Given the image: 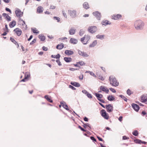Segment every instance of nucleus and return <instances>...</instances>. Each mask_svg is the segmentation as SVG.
Returning <instances> with one entry per match:
<instances>
[{
	"mask_svg": "<svg viewBox=\"0 0 147 147\" xmlns=\"http://www.w3.org/2000/svg\"><path fill=\"white\" fill-rule=\"evenodd\" d=\"M109 80L110 82V84L112 86H118L119 83L117 82L115 78L113 76H111L109 77Z\"/></svg>",
	"mask_w": 147,
	"mask_h": 147,
	"instance_id": "nucleus-1",
	"label": "nucleus"
},
{
	"mask_svg": "<svg viewBox=\"0 0 147 147\" xmlns=\"http://www.w3.org/2000/svg\"><path fill=\"white\" fill-rule=\"evenodd\" d=\"M134 26L137 30L142 29L144 26V24L140 20H138L134 22Z\"/></svg>",
	"mask_w": 147,
	"mask_h": 147,
	"instance_id": "nucleus-2",
	"label": "nucleus"
},
{
	"mask_svg": "<svg viewBox=\"0 0 147 147\" xmlns=\"http://www.w3.org/2000/svg\"><path fill=\"white\" fill-rule=\"evenodd\" d=\"M102 24L103 25L106 26L107 24H111V23L109 21L106 20L102 21Z\"/></svg>",
	"mask_w": 147,
	"mask_h": 147,
	"instance_id": "nucleus-29",
	"label": "nucleus"
},
{
	"mask_svg": "<svg viewBox=\"0 0 147 147\" xmlns=\"http://www.w3.org/2000/svg\"><path fill=\"white\" fill-rule=\"evenodd\" d=\"M32 30L33 33L35 34H38L39 31L36 28H32Z\"/></svg>",
	"mask_w": 147,
	"mask_h": 147,
	"instance_id": "nucleus-34",
	"label": "nucleus"
},
{
	"mask_svg": "<svg viewBox=\"0 0 147 147\" xmlns=\"http://www.w3.org/2000/svg\"><path fill=\"white\" fill-rule=\"evenodd\" d=\"M97 30V27L95 26L89 27L88 28V31L92 33H94Z\"/></svg>",
	"mask_w": 147,
	"mask_h": 147,
	"instance_id": "nucleus-6",
	"label": "nucleus"
},
{
	"mask_svg": "<svg viewBox=\"0 0 147 147\" xmlns=\"http://www.w3.org/2000/svg\"><path fill=\"white\" fill-rule=\"evenodd\" d=\"M64 60L67 62H69L71 61L72 59L70 57H64Z\"/></svg>",
	"mask_w": 147,
	"mask_h": 147,
	"instance_id": "nucleus-33",
	"label": "nucleus"
},
{
	"mask_svg": "<svg viewBox=\"0 0 147 147\" xmlns=\"http://www.w3.org/2000/svg\"><path fill=\"white\" fill-rule=\"evenodd\" d=\"M78 64L79 65H80V66H83L85 64V63L84 62L82 61H81L78 62Z\"/></svg>",
	"mask_w": 147,
	"mask_h": 147,
	"instance_id": "nucleus-38",
	"label": "nucleus"
},
{
	"mask_svg": "<svg viewBox=\"0 0 147 147\" xmlns=\"http://www.w3.org/2000/svg\"><path fill=\"white\" fill-rule=\"evenodd\" d=\"M100 89L101 91L105 92L107 93H108L109 91V89L106 87L104 86H100Z\"/></svg>",
	"mask_w": 147,
	"mask_h": 147,
	"instance_id": "nucleus-14",
	"label": "nucleus"
},
{
	"mask_svg": "<svg viewBox=\"0 0 147 147\" xmlns=\"http://www.w3.org/2000/svg\"><path fill=\"white\" fill-rule=\"evenodd\" d=\"M61 104L62 106L66 110H69L68 106L65 103L61 102Z\"/></svg>",
	"mask_w": 147,
	"mask_h": 147,
	"instance_id": "nucleus-32",
	"label": "nucleus"
},
{
	"mask_svg": "<svg viewBox=\"0 0 147 147\" xmlns=\"http://www.w3.org/2000/svg\"><path fill=\"white\" fill-rule=\"evenodd\" d=\"M129 137H127L125 136H124L123 137V140L128 139H129Z\"/></svg>",
	"mask_w": 147,
	"mask_h": 147,
	"instance_id": "nucleus-53",
	"label": "nucleus"
},
{
	"mask_svg": "<svg viewBox=\"0 0 147 147\" xmlns=\"http://www.w3.org/2000/svg\"><path fill=\"white\" fill-rule=\"evenodd\" d=\"M132 134L136 136H137L138 134V131L137 130H136L133 132Z\"/></svg>",
	"mask_w": 147,
	"mask_h": 147,
	"instance_id": "nucleus-40",
	"label": "nucleus"
},
{
	"mask_svg": "<svg viewBox=\"0 0 147 147\" xmlns=\"http://www.w3.org/2000/svg\"><path fill=\"white\" fill-rule=\"evenodd\" d=\"M146 99H147V95H143L140 97V101L143 103H144L146 102Z\"/></svg>",
	"mask_w": 147,
	"mask_h": 147,
	"instance_id": "nucleus-16",
	"label": "nucleus"
},
{
	"mask_svg": "<svg viewBox=\"0 0 147 147\" xmlns=\"http://www.w3.org/2000/svg\"><path fill=\"white\" fill-rule=\"evenodd\" d=\"M123 117L121 116L119 117V120L121 122L122 121Z\"/></svg>",
	"mask_w": 147,
	"mask_h": 147,
	"instance_id": "nucleus-61",
	"label": "nucleus"
},
{
	"mask_svg": "<svg viewBox=\"0 0 147 147\" xmlns=\"http://www.w3.org/2000/svg\"><path fill=\"white\" fill-rule=\"evenodd\" d=\"M43 10V7L41 6H39L37 8V11L39 13H42Z\"/></svg>",
	"mask_w": 147,
	"mask_h": 147,
	"instance_id": "nucleus-28",
	"label": "nucleus"
},
{
	"mask_svg": "<svg viewBox=\"0 0 147 147\" xmlns=\"http://www.w3.org/2000/svg\"><path fill=\"white\" fill-rule=\"evenodd\" d=\"M10 40L14 44H15L16 45H17V48L19 47V45L13 38L11 37L10 38Z\"/></svg>",
	"mask_w": 147,
	"mask_h": 147,
	"instance_id": "nucleus-25",
	"label": "nucleus"
},
{
	"mask_svg": "<svg viewBox=\"0 0 147 147\" xmlns=\"http://www.w3.org/2000/svg\"><path fill=\"white\" fill-rule=\"evenodd\" d=\"M79 78L80 79L82 80L83 79V75H81L79 76Z\"/></svg>",
	"mask_w": 147,
	"mask_h": 147,
	"instance_id": "nucleus-56",
	"label": "nucleus"
},
{
	"mask_svg": "<svg viewBox=\"0 0 147 147\" xmlns=\"http://www.w3.org/2000/svg\"><path fill=\"white\" fill-rule=\"evenodd\" d=\"M55 8V6L54 5H51L50 7V9H54Z\"/></svg>",
	"mask_w": 147,
	"mask_h": 147,
	"instance_id": "nucleus-58",
	"label": "nucleus"
},
{
	"mask_svg": "<svg viewBox=\"0 0 147 147\" xmlns=\"http://www.w3.org/2000/svg\"><path fill=\"white\" fill-rule=\"evenodd\" d=\"M78 53L80 55L83 57H87L89 56L84 51L80 50L78 51Z\"/></svg>",
	"mask_w": 147,
	"mask_h": 147,
	"instance_id": "nucleus-13",
	"label": "nucleus"
},
{
	"mask_svg": "<svg viewBox=\"0 0 147 147\" xmlns=\"http://www.w3.org/2000/svg\"><path fill=\"white\" fill-rule=\"evenodd\" d=\"M105 35H100L98 34L96 36V38H99L100 39H102L104 37Z\"/></svg>",
	"mask_w": 147,
	"mask_h": 147,
	"instance_id": "nucleus-37",
	"label": "nucleus"
},
{
	"mask_svg": "<svg viewBox=\"0 0 147 147\" xmlns=\"http://www.w3.org/2000/svg\"><path fill=\"white\" fill-rule=\"evenodd\" d=\"M16 24V22L15 21H13L10 22L9 24V27L11 28H13L14 27Z\"/></svg>",
	"mask_w": 147,
	"mask_h": 147,
	"instance_id": "nucleus-24",
	"label": "nucleus"
},
{
	"mask_svg": "<svg viewBox=\"0 0 147 147\" xmlns=\"http://www.w3.org/2000/svg\"><path fill=\"white\" fill-rule=\"evenodd\" d=\"M64 47V45L63 43H61L58 45L56 46V48L59 50H61Z\"/></svg>",
	"mask_w": 147,
	"mask_h": 147,
	"instance_id": "nucleus-21",
	"label": "nucleus"
},
{
	"mask_svg": "<svg viewBox=\"0 0 147 147\" xmlns=\"http://www.w3.org/2000/svg\"><path fill=\"white\" fill-rule=\"evenodd\" d=\"M45 98L49 102L51 103L53 102V100L51 99V96H49L46 95L45 96Z\"/></svg>",
	"mask_w": 147,
	"mask_h": 147,
	"instance_id": "nucleus-23",
	"label": "nucleus"
},
{
	"mask_svg": "<svg viewBox=\"0 0 147 147\" xmlns=\"http://www.w3.org/2000/svg\"><path fill=\"white\" fill-rule=\"evenodd\" d=\"M122 17L121 15L114 14L111 16V18L112 19L114 20H118L120 19H121Z\"/></svg>",
	"mask_w": 147,
	"mask_h": 147,
	"instance_id": "nucleus-8",
	"label": "nucleus"
},
{
	"mask_svg": "<svg viewBox=\"0 0 147 147\" xmlns=\"http://www.w3.org/2000/svg\"><path fill=\"white\" fill-rule=\"evenodd\" d=\"M82 92L84 93V94H86L87 95V93H88V92H87L86 90H83L82 91Z\"/></svg>",
	"mask_w": 147,
	"mask_h": 147,
	"instance_id": "nucleus-55",
	"label": "nucleus"
},
{
	"mask_svg": "<svg viewBox=\"0 0 147 147\" xmlns=\"http://www.w3.org/2000/svg\"><path fill=\"white\" fill-rule=\"evenodd\" d=\"M65 53L66 54L69 55L73 54L74 53V52L72 51L69 50H67L65 51Z\"/></svg>",
	"mask_w": 147,
	"mask_h": 147,
	"instance_id": "nucleus-22",
	"label": "nucleus"
},
{
	"mask_svg": "<svg viewBox=\"0 0 147 147\" xmlns=\"http://www.w3.org/2000/svg\"><path fill=\"white\" fill-rule=\"evenodd\" d=\"M52 58H56V59H59L61 57L60 55L59 54H58L57 55H52L51 56Z\"/></svg>",
	"mask_w": 147,
	"mask_h": 147,
	"instance_id": "nucleus-36",
	"label": "nucleus"
},
{
	"mask_svg": "<svg viewBox=\"0 0 147 147\" xmlns=\"http://www.w3.org/2000/svg\"><path fill=\"white\" fill-rule=\"evenodd\" d=\"M63 14L64 16L66 18H67V15L65 11H62Z\"/></svg>",
	"mask_w": 147,
	"mask_h": 147,
	"instance_id": "nucleus-49",
	"label": "nucleus"
},
{
	"mask_svg": "<svg viewBox=\"0 0 147 147\" xmlns=\"http://www.w3.org/2000/svg\"><path fill=\"white\" fill-rule=\"evenodd\" d=\"M30 75L29 73L28 72L26 73L25 74L24 78L22 79L21 80V81L23 82L26 81L27 80V79L30 77Z\"/></svg>",
	"mask_w": 147,
	"mask_h": 147,
	"instance_id": "nucleus-15",
	"label": "nucleus"
},
{
	"mask_svg": "<svg viewBox=\"0 0 147 147\" xmlns=\"http://www.w3.org/2000/svg\"><path fill=\"white\" fill-rule=\"evenodd\" d=\"M89 74L90 75L92 76H93L94 77H96V76L94 74V73H93L92 71H90L89 72Z\"/></svg>",
	"mask_w": 147,
	"mask_h": 147,
	"instance_id": "nucleus-47",
	"label": "nucleus"
},
{
	"mask_svg": "<svg viewBox=\"0 0 147 147\" xmlns=\"http://www.w3.org/2000/svg\"><path fill=\"white\" fill-rule=\"evenodd\" d=\"M16 16L18 17H20L22 16L23 12L18 9L16 10L15 11Z\"/></svg>",
	"mask_w": 147,
	"mask_h": 147,
	"instance_id": "nucleus-11",
	"label": "nucleus"
},
{
	"mask_svg": "<svg viewBox=\"0 0 147 147\" xmlns=\"http://www.w3.org/2000/svg\"><path fill=\"white\" fill-rule=\"evenodd\" d=\"M70 83L71 85L76 87H79L80 86V84L78 82H71Z\"/></svg>",
	"mask_w": 147,
	"mask_h": 147,
	"instance_id": "nucleus-27",
	"label": "nucleus"
},
{
	"mask_svg": "<svg viewBox=\"0 0 147 147\" xmlns=\"http://www.w3.org/2000/svg\"><path fill=\"white\" fill-rule=\"evenodd\" d=\"M69 42L70 43L73 44H76L78 43V40L77 39L74 38H71L70 39Z\"/></svg>",
	"mask_w": 147,
	"mask_h": 147,
	"instance_id": "nucleus-19",
	"label": "nucleus"
},
{
	"mask_svg": "<svg viewBox=\"0 0 147 147\" xmlns=\"http://www.w3.org/2000/svg\"><path fill=\"white\" fill-rule=\"evenodd\" d=\"M5 28L4 29V30L5 31H7V32H9V30L7 27V25L6 24H5Z\"/></svg>",
	"mask_w": 147,
	"mask_h": 147,
	"instance_id": "nucleus-41",
	"label": "nucleus"
},
{
	"mask_svg": "<svg viewBox=\"0 0 147 147\" xmlns=\"http://www.w3.org/2000/svg\"><path fill=\"white\" fill-rule=\"evenodd\" d=\"M43 50L45 51H47L48 50V49L47 47H46L44 46L42 48Z\"/></svg>",
	"mask_w": 147,
	"mask_h": 147,
	"instance_id": "nucleus-59",
	"label": "nucleus"
},
{
	"mask_svg": "<svg viewBox=\"0 0 147 147\" xmlns=\"http://www.w3.org/2000/svg\"><path fill=\"white\" fill-rule=\"evenodd\" d=\"M69 88H71V89H72L73 90H76V88L75 87H74V86H73L71 85H69Z\"/></svg>",
	"mask_w": 147,
	"mask_h": 147,
	"instance_id": "nucleus-52",
	"label": "nucleus"
},
{
	"mask_svg": "<svg viewBox=\"0 0 147 147\" xmlns=\"http://www.w3.org/2000/svg\"><path fill=\"white\" fill-rule=\"evenodd\" d=\"M90 139H91V140L94 141H96V139L93 137L91 136L90 137Z\"/></svg>",
	"mask_w": 147,
	"mask_h": 147,
	"instance_id": "nucleus-60",
	"label": "nucleus"
},
{
	"mask_svg": "<svg viewBox=\"0 0 147 147\" xmlns=\"http://www.w3.org/2000/svg\"><path fill=\"white\" fill-rule=\"evenodd\" d=\"M90 39V36L88 35H85L81 38V41L84 44H86Z\"/></svg>",
	"mask_w": 147,
	"mask_h": 147,
	"instance_id": "nucleus-3",
	"label": "nucleus"
},
{
	"mask_svg": "<svg viewBox=\"0 0 147 147\" xmlns=\"http://www.w3.org/2000/svg\"><path fill=\"white\" fill-rule=\"evenodd\" d=\"M38 37L41 41H44L45 39V37L43 35L40 34L38 36Z\"/></svg>",
	"mask_w": 147,
	"mask_h": 147,
	"instance_id": "nucleus-26",
	"label": "nucleus"
},
{
	"mask_svg": "<svg viewBox=\"0 0 147 147\" xmlns=\"http://www.w3.org/2000/svg\"><path fill=\"white\" fill-rule=\"evenodd\" d=\"M78 128H80L82 131H86V130L84 129L80 126L79 125L78 127Z\"/></svg>",
	"mask_w": 147,
	"mask_h": 147,
	"instance_id": "nucleus-50",
	"label": "nucleus"
},
{
	"mask_svg": "<svg viewBox=\"0 0 147 147\" xmlns=\"http://www.w3.org/2000/svg\"><path fill=\"white\" fill-rule=\"evenodd\" d=\"M5 10L6 11H8L9 12H10V13H11V10L9 9L8 8L6 7L5 8Z\"/></svg>",
	"mask_w": 147,
	"mask_h": 147,
	"instance_id": "nucleus-54",
	"label": "nucleus"
},
{
	"mask_svg": "<svg viewBox=\"0 0 147 147\" xmlns=\"http://www.w3.org/2000/svg\"><path fill=\"white\" fill-rule=\"evenodd\" d=\"M107 99L109 101H112L115 99V98L112 95H111L108 96Z\"/></svg>",
	"mask_w": 147,
	"mask_h": 147,
	"instance_id": "nucleus-30",
	"label": "nucleus"
},
{
	"mask_svg": "<svg viewBox=\"0 0 147 147\" xmlns=\"http://www.w3.org/2000/svg\"><path fill=\"white\" fill-rule=\"evenodd\" d=\"M97 138L99 141H103L102 139V138H100V137H98V136H97Z\"/></svg>",
	"mask_w": 147,
	"mask_h": 147,
	"instance_id": "nucleus-64",
	"label": "nucleus"
},
{
	"mask_svg": "<svg viewBox=\"0 0 147 147\" xmlns=\"http://www.w3.org/2000/svg\"><path fill=\"white\" fill-rule=\"evenodd\" d=\"M106 108L107 111L109 112H111L113 111V107L111 104L106 105Z\"/></svg>",
	"mask_w": 147,
	"mask_h": 147,
	"instance_id": "nucleus-12",
	"label": "nucleus"
},
{
	"mask_svg": "<svg viewBox=\"0 0 147 147\" xmlns=\"http://www.w3.org/2000/svg\"><path fill=\"white\" fill-rule=\"evenodd\" d=\"M56 61L57 63L60 66L61 65V63L59 59L57 60Z\"/></svg>",
	"mask_w": 147,
	"mask_h": 147,
	"instance_id": "nucleus-46",
	"label": "nucleus"
},
{
	"mask_svg": "<svg viewBox=\"0 0 147 147\" xmlns=\"http://www.w3.org/2000/svg\"><path fill=\"white\" fill-rule=\"evenodd\" d=\"M86 95L88 98H92V96L88 92L87 93Z\"/></svg>",
	"mask_w": 147,
	"mask_h": 147,
	"instance_id": "nucleus-48",
	"label": "nucleus"
},
{
	"mask_svg": "<svg viewBox=\"0 0 147 147\" xmlns=\"http://www.w3.org/2000/svg\"><path fill=\"white\" fill-rule=\"evenodd\" d=\"M68 13L70 16L72 18H75L77 16V12L76 10L73 9L68 10Z\"/></svg>",
	"mask_w": 147,
	"mask_h": 147,
	"instance_id": "nucleus-4",
	"label": "nucleus"
},
{
	"mask_svg": "<svg viewBox=\"0 0 147 147\" xmlns=\"http://www.w3.org/2000/svg\"><path fill=\"white\" fill-rule=\"evenodd\" d=\"M119 96L121 97L125 101H127V98L126 97H125L124 96H123L122 95H120Z\"/></svg>",
	"mask_w": 147,
	"mask_h": 147,
	"instance_id": "nucleus-44",
	"label": "nucleus"
},
{
	"mask_svg": "<svg viewBox=\"0 0 147 147\" xmlns=\"http://www.w3.org/2000/svg\"><path fill=\"white\" fill-rule=\"evenodd\" d=\"M84 125L83 126L85 128H86L87 127H88L89 128H91L89 124L88 123H84L83 122H82Z\"/></svg>",
	"mask_w": 147,
	"mask_h": 147,
	"instance_id": "nucleus-39",
	"label": "nucleus"
},
{
	"mask_svg": "<svg viewBox=\"0 0 147 147\" xmlns=\"http://www.w3.org/2000/svg\"><path fill=\"white\" fill-rule=\"evenodd\" d=\"M95 95L97 97L99 101L103 103H104L105 102V101L104 100L101 99L103 97L102 95L101 94L96 93L95 94Z\"/></svg>",
	"mask_w": 147,
	"mask_h": 147,
	"instance_id": "nucleus-7",
	"label": "nucleus"
},
{
	"mask_svg": "<svg viewBox=\"0 0 147 147\" xmlns=\"http://www.w3.org/2000/svg\"><path fill=\"white\" fill-rule=\"evenodd\" d=\"M3 1L5 3H9L10 1V0H3Z\"/></svg>",
	"mask_w": 147,
	"mask_h": 147,
	"instance_id": "nucleus-57",
	"label": "nucleus"
},
{
	"mask_svg": "<svg viewBox=\"0 0 147 147\" xmlns=\"http://www.w3.org/2000/svg\"><path fill=\"white\" fill-rule=\"evenodd\" d=\"M13 32L18 36H20L22 33V31L19 28H17L14 29Z\"/></svg>",
	"mask_w": 147,
	"mask_h": 147,
	"instance_id": "nucleus-10",
	"label": "nucleus"
},
{
	"mask_svg": "<svg viewBox=\"0 0 147 147\" xmlns=\"http://www.w3.org/2000/svg\"><path fill=\"white\" fill-rule=\"evenodd\" d=\"M138 140H139L136 139V140H135L134 141H135V142H136V143L140 144V142Z\"/></svg>",
	"mask_w": 147,
	"mask_h": 147,
	"instance_id": "nucleus-62",
	"label": "nucleus"
},
{
	"mask_svg": "<svg viewBox=\"0 0 147 147\" xmlns=\"http://www.w3.org/2000/svg\"><path fill=\"white\" fill-rule=\"evenodd\" d=\"M109 89L111 91H112V92L113 93H115L116 92L115 90L113 88H110Z\"/></svg>",
	"mask_w": 147,
	"mask_h": 147,
	"instance_id": "nucleus-51",
	"label": "nucleus"
},
{
	"mask_svg": "<svg viewBox=\"0 0 147 147\" xmlns=\"http://www.w3.org/2000/svg\"><path fill=\"white\" fill-rule=\"evenodd\" d=\"M127 94L129 95H130L132 93L131 92V91L130 90H129V89H128L127 90Z\"/></svg>",
	"mask_w": 147,
	"mask_h": 147,
	"instance_id": "nucleus-45",
	"label": "nucleus"
},
{
	"mask_svg": "<svg viewBox=\"0 0 147 147\" xmlns=\"http://www.w3.org/2000/svg\"><path fill=\"white\" fill-rule=\"evenodd\" d=\"M83 6L84 8L87 9L90 8L89 5L88 3L86 2H84L83 4Z\"/></svg>",
	"mask_w": 147,
	"mask_h": 147,
	"instance_id": "nucleus-18",
	"label": "nucleus"
},
{
	"mask_svg": "<svg viewBox=\"0 0 147 147\" xmlns=\"http://www.w3.org/2000/svg\"><path fill=\"white\" fill-rule=\"evenodd\" d=\"M97 43V41L96 40H95L89 46L90 47H92L95 46Z\"/></svg>",
	"mask_w": 147,
	"mask_h": 147,
	"instance_id": "nucleus-35",
	"label": "nucleus"
},
{
	"mask_svg": "<svg viewBox=\"0 0 147 147\" xmlns=\"http://www.w3.org/2000/svg\"><path fill=\"white\" fill-rule=\"evenodd\" d=\"M93 15L98 20H100L101 17L100 13L98 11H96L92 13Z\"/></svg>",
	"mask_w": 147,
	"mask_h": 147,
	"instance_id": "nucleus-9",
	"label": "nucleus"
},
{
	"mask_svg": "<svg viewBox=\"0 0 147 147\" xmlns=\"http://www.w3.org/2000/svg\"><path fill=\"white\" fill-rule=\"evenodd\" d=\"M36 38L34 39V40L30 42V44L31 45L34 44V43L36 42Z\"/></svg>",
	"mask_w": 147,
	"mask_h": 147,
	"instance_id": "nucleus-43",
	"label": "nucleus"
},
{
	"mask_svg": "<svg viewBox=\"0 0 147 147\" xmlns=\"http://www.w3.org/2000/svg\"><path fill=\"white\" fill-rule=\"evenodd\" d=\"M132 106L135 111H138L139 109V107L138 105L135 104H132Z\"/></svg>",
	"mask_w": 147,
	"mask_h": 147,
	"instance_id": "nucleus-17",
	"label": "nucleus"
},
{
	"mask_svg": "<svg viewBox=\"0 0 147 147\" xmlns=\"http://www.w3.org/2000/svg\"><path fill=\"white\" fill-rule=\"evenodd\" d=\"M9 32H7V31H5L2 34V35L3 36H5L6 35L7 33Z\"/></svg>",
	"mask_w": 147,
	"mask_h": 147,
	"instance_id": "nucleus-63",
	"label": "nucleus"
},
{
	"mask_svg": "<svg viewBox=\"0 0 147 147\" xmlns=\"http://www.w3.org/2000/svg\"><path fill=\"white\" fill-rule=\"evenodd\" d=\"M53 19L54 20H57V22H59L60 21V19L59 17H53Z\"/></svg>",
	"mask_w": 147,
	"mask_h": 147,
	"instance_id": "nucleus-42",
	"label": "nucleus"
},
{
	"mask_svg": "<svg viewBox=\"0 0 147 147\" xmlns=\"http://www.w3.org/2000/svg\"><path fill=\"white\" fill-rule=\"evenodd\" d=\"M76 30L72 28L69 30V34L71 35H73L75 33Z\"/></svg>",
	"mask_w": 147,
	"mask_h": 147,
	"instance_id": "nucleus-31",
	"label": "nucleus"
},
{
	"mask_svg": "<svg viewBox=\"0 0 147 147\" xmlns=\"http://www.w3.org/2000/svg\"><path fill=\"white\" fill-rule=\"evenodd\" d=\"M100 114L101 116L104 118L106 119H108L109 118V116L108 114L107 113L105 110L102 109L100 111Z\"/></svg>",
	"mask_w": 147,
	"mask_h": 147,
	"instance_id": "nucleus-5",
	"label": "nucleus"
},
{
	"mask_svg": "<svg viewBox=\"0 0 147 147\" xmlns=\"http://www.w3.org/2000/svg\"><path fill=\"white\" fill-rule=\"evenodd\" d=\"M3 15L7 21H11V17L7 14L4 13L3 14Z\"/></svg>",
	"mask_w": 147,
	"mask_h": 147,
	"instance_id": "nucleus-20",
	"label": "nucleus"
}]
</instances>
